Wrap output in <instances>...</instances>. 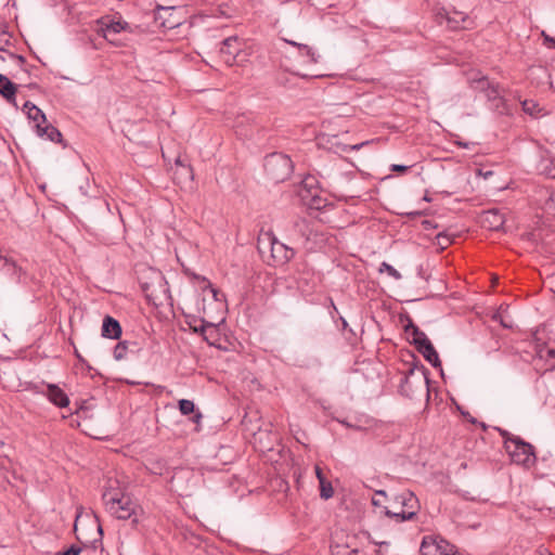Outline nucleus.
<instances>
[{"label":"nucleus","instance_id":"54","mask_svg":"<svg viewBox=\"0 0 555 555\" xmlns=\"http://www.w3.org/2000/svg\"><path fill=\"white\" fill-rule=\"evenodd\" d=\"M160 10H166V9H165L164 7H158V12H159Z\"/></svg>","mask_w":555,"mask_h":555},{"label":"nucleus","instance_id":"14","mask_svg":"<svg viewBox=\"0 0 555 555\" xmlns=\"http://www.w3.org/2000/svg\"><path fill=\"white\" fill-rule=\"evenodd\" d=\"M49 401L59 408H65L69 404L67 395L55 384L47 385V392Z\"/></svg>","mask_w":555,"mask_h":555},{"label":"nucleus","instance_id":"8","mask_svg":"<svg viewBox=\"0 0 555 555\" xmlns=\"http://www.w3.org/2000/svg\"><path fill=\"white\" fill-rule=\"evenodd\" d=\"M129 496L117 479H108L102 494L105 508L118 503L119 500Z\"/></svg>","mask_w":555,"mask_h":555},{"label":"nucleus","instance_id":"6","mask_svg":"<svg viewBox=\"0 0 555 555\" xmlns=\"http://www.w3.org/2000/svg\"><path fill=\"white\" fill-rule=\"evenodd\" d=\"M166 284L163 275L159 272H154L153 280L151 282H142L141 288L150 302L158 305L157 301L167 293Z\"/></svg>","mask_w":555,"mask_h":555},{"label":"nucleus","instance_id":"17","mask_svg":"<svg viewBox=\"0 0 555 555\" xmlns=\"http://www.w3.org/2000/svg\"><path fill=\"white\" fill-rule=\"evenodd\" d=\"M0 94L8 102L15 103L16 86L2 74H0Z\"/></svg>","mask_w":555,"mask_h":555},{"label":"nucleus","instance_id":"19","mask_svg":"<svg viewBox=\"0 0 555 555\" xmlns=\"http://www.w3.org/2000/svg\"><path fill=\"white\" fill-rule=\"evenodd\" d=\"M468 82L474 90L480 91L483 93L487 91V89L492 83L486 76H482L479 73L469 74Z\"/></svg>","mask_w":555,"mask_h":555},{"label":"nucleus","instance_id":"55","mask_svg":"<svg viewBox=\"0 0 555 555\" xmlns=\"http://www.w3.org/2000/svg\"><path fill=\"white\" fill-rule=\"evenodd\" d=\"M550 555H552V554H550Z\"/></svg>","mask_w":555,"mask_h":555},{"label":"nucleus","instance_id":"53","mask_svg":"<svg viewBox=\"0 0 555 555\" xmlns=\"http://www.w3.org/2000/svg\"><path fill=\"white\" fill-rule=\"evenodd\" d=\"M177 25H178V23H170V24L168 25V27H169V28H172V27H175V26H177Z\"/></svg>","mask_w":555,"mask_h":555},{"label":"nucleus","instance_id":"47","mask_svg":"<svg viewBox=\"0 0 555 555\" xmlns=\"http://www.w3.org/2000/svg\"><path fill=\"white\" fill-rule=\"evenodd\" d=\"M216 335H217V332H216V333H210V332H207V333H206V336H209V339H211V338H212L214 336H216ZM208 343H209V344H212V341H211V340H209Z\"/></svg>","mask_w":555,"mask_h":555},{"label":"nucleus","instance_id":"30","mask_svg":"<svg viewBox=\"0 0 555 555\" xmlns=\"http://www.w3.org/2000/svg\"><path fill=\"white\" fill-rule=\"evenodd\" d=\"M286 42L294 47H297L299 49L300 53L309 56L312 62H317V60L314 57V52L309 46L297 43V42L291 41V40H286Z\"/></svg>","mask_w":555,"mask_h":555},{"label":"nucleus","instance_id":"37","mask_svg":"<svg viewBox=\"0 0 555 555\" xmlns=\"http://www.w3.org/2000/svg\"><path fill=\"white\" fill-rule=\"evenodd\" d=\"M192 278L201 281L204 284V287H209L211 293H212V295H214V297L216 298L217 291L211 286V284L207 281L206 278L196 275L195 273H192Z\"/></svg>","mask_w":555,"mask_h":555},{"label":"nucleus","instance_id":"45","mask_svg":"<svg viewBox=\"0 0 555 555\" xmlns=\"http://www.w3.org/2000/svg\"><path fill=\"white\" fill-rule=\"evenodd\" d=\"M543 172L550 178H555V165L550 169L545 167Z\"/></svg>","mask_w":555,"mask_h":555},{"label":"nucleus","instance_id":"36","mask_svg":"<svg viewBox=\"0 0 555 555\" xmlns=\"http://www.w3.org/2000/svg\"><path fill=\"white\" fill-rule=\"evenodd\" d=\"M376 496H383V498H386L387 494L384 490H378L375 492V496L372 499V504L376 507H379L380 508V513L383 514V507L385 505H382V502L376 498Z\"/></svg>","mask_w":555,"mask_h":555},{"label":"nucleus","instance_id":"21","mask_svg":"<svg viewBox=\"0 0 555 555\" xmlns=\"http://www.w3.org/2000/svg\"><path fill=\"white\" fill-rule=\"evenodd\" d=\"M423 357L435 367H441V361L433 344H426L417 349Z\"/></svg>","mask_w":555,"mask_h":555},{"label":"nucleus","instance_id":"1","mask_svg":"<svg viewBox=\"0 0 555 555\" xmlns=\"http://www.w3.org/2000/svg\"><path fill=\"white\" fill-rule=\"evenodd\" d=\"M421 509L418 498L410 490L393 494L383 507V514L396 522L414 520Z\"/></svg>","mask_w":555,"mask_h":555},{"label":"nucleus","instance_id":"5","mask_svg":"<svg viewBox=\"0 0 555 555\" xmlns=\"http://www.w3.org/2000/svg\"><path fill=\"white\" fill-rule=\"evenodd\" d=\"M420 552L422 555H456V547L440 537L423 538Z\"/></svg>","mask_w":555,"mask_h":555},{"label":"nucleus","instance_id":"33","mask_svg":"<svg viewBox=\"0 0 555 555\" xmlns=\"http://www.w3.org/2000/svg\"><path fill=\"white\" fill-rule=\"evenodd\" d=\"M436 243L441 249H444L452 243V238L446 233H439L436 236Z\"/></svg>","mask_w":555,"mask_h":555},{"label":"nucleus","instance_id":"46","mask_svg":"<svg viewBox=\"0 0 555 555\" xmlns=\"http://www.w3.org/2000/svg\"><path fill=\"white\" fill-rule=\"evenodd\" d=\"M10 55H11V57L18 60L21 63L25 62V59L22 55H16L13 53H11Z\"/></svg>","mask_w":555,"mask_h":555},{"label":"nucleus","instance_id":"38","mask_svg":"<svg viewBox=\"0 0 555 555\" xmlns=\"http://www.w3.org/2000/svg\"><path fill=\"white\" fill-rule=\"evenodd\" d=\"M81 553V547L77 545H72L64 552H56L55 555H79Z\"/></svg>","mask_w":555,"mask_h":555},{"label":"nucleus","instance_id":"26","mask_svg":"<svg viewBox=\"0 0 555 555\" xmlns=\"http://www.w3.org/2000/svg\"><path fill=\"white\" fill-rule=\"evenodd\" d=\"M194 332L201 333L206 341H209V336H206L207 332L216 333L217 328L214 324L205 322L204 320L201 321L199 326L193 327Z\"/></svg>","mask_w":555,"mask_h":555},{"label":"nucleus","instance_id":"50","mask_svg":"<svg viewBox=\"0 0 555 555\" xmlns=\"http://www.w3.org/2000/svg\"><path fill=\"white\" fill-rule=\"evenodd\" d=\"M4 258H8L5 255L2 254V250L0 249V261L4 262Z\"/></svg>","mask_w":555,"mask_h":555},{"label":"nucleus","instance_id":"27","mask_svg":"<svg viewBox=\"0 0 555 555\" xmlns=\"http://www.w3.org/2000/svg\"><path fill=\"white\" fill-rule=\"evenodd\" d=\"M320 485V496L324 500H328L334 494V489L332 483L325 478L322 481H319Z\"/></svg>","mask_w":555,"mask_h":555},{"label":"nucleus","instance_id":"28","mask_svg":"<svg viewBox=\"0 0 555 555\" xmlns=\"http://www.w3.org/2000/svg\"><path fill=\"white\" fill-rule=\"evenodd\" d=\"M128 348H129L128 341H119L114 348V351H113L114 358L118 361L125 359L127 356Z\"/></svg>","mask_w":555,"mask_h":555},{"label":"nucleus","instance_id":"39","mask_svg":"<svg viewBox=\"0 0 555 555\" xmlns=\"http://www.w3.org/2000/svg\"><path fill=\"white\" fill-rule=\"evenodd\" d=\"M541 36L543 38L544 44H546L550 48H554L555 49V38L551 37L544 30H542Z\"/></svg>","mask_w":555,"mask_h":555},{"label":"nucleus","instance_id":"29","mask_svg":"<svg viewBox=\"0 0 555 555\" xmlns=\"http://www.w3.org/2000/svg\"><path fill=\"white\" fill-rule=\"evenodd\" d=\"M179 411L182 415H190L195 412V404L191 400L181 399L179 400Z\"/></svg>","mask_w":555,"mask_h":555},{"label":"nucleus","instance_id":"10","mask_svg":"<svg viewBox=\"0 0 555 555\" xmlns=\"http://www.w3.org/2000/svg\"><path fill=\"white\" fill-rule=\"evenodd\" d=\"M270 245L271 257L276 266L285 264L295 256V250L293 248L286 246L275 237L270 240Z\"/></svg>","mask_w":555,"mask_h":555},{"label":"nucleus","instance_id":"15","mask_svg":"<svg viewBox=\"0 0 555 555\" xmlns=\"http://www.w3.org/2000/svg\"><path fill=\"white\" fill-rule=\"evenodd\" d=\"M121 335V326L119 322L107 315L103 320L102 324V336L112 339H118Z\"/></svg>","mask_w":555,"mask_h":555},{"label":"nucleus","instance_id":"22","mask_svg":"<svg viewBox=\"0 0 555 555\" xmlns=\"http://www.w3.org/2000/svg\"><path fill=\"white\" fill-rule=\"evenodd\" d=\"M540 194L545 197L544 204L542 206L543 211L555 218V190L543 189L540 191Z\"/></svg>","mask_w":555,"mask_h":555},{"label":"nucleus","instance_id":"42","mask_svg":"<svg viewBox=\"0 0 555 555\" xmlns=\"http://www.w3.org/2000/svg\"><path fill=\"white\" fill-rule=\"evenodd\" d=\"M314 472H315V476H317L319 481H322L323 479L326 478L319 465H315Z\"/></svg>","mask_w":555,"mask_h":555},{"label":"nucleus","instance_id":"12","mask_svg":"<svg viewBox=\"0 0 555 555\" xmlns=\"http://www.w3.org/2000/svg\"><path fill=\"white\" fill-rule=\"evenodd\" d=\"M481 223L489 230L498 231L505 223L504 215L501 214L498 209H490L483 212L481 217Z\"/></svg>","mask_w":555,"mask_h":555},{"label":"nucleus","instance_id":"18","mask_svg":"<svg viewBox=\"0 0 555 555\" xmlns=\"http://www.w3.org/2000/svg\"><path fill=\"white\" fill-rule=\"evenodd\" d=\"M36 129L39 137H47V139H49L52 142L62 141V133L52 125H48L47 122L44 124V126L41 124H37Z\"/></svg>","mask_w":555,"mask_h":555},{"label":"nucleus","instance_id":"35","mask_svg":"<svg viewBox=\"0 0 555 555\" xmlns=\"http://www.w3.org/2000/svg\"><path fill=\"white\" fill-rule=\"evenodd\" d=\"M78 520H79V515H77V516H76V519H75V524H74V532H75V534H76L77 540H78L81 544L87 545L88 543H90V541H89L88 539H86L81 532H79V529H78Z\"/></svg>","mask_w":555,"mask_h":555},{"label":"nucleus","instance_id":"2","mask_svg":"<svg viewBox=\"0 0 555 555\" xmlns=\"http://www.w3.org/2000/svg\"><path fill=\"white\" fill-rule=\"evenodd\" d=\"M400 392L409 398H414L417 395L425 393L429 398V379L427 371L422 367H410L408 373L401 380Z\"/></svg>","mask_w":555,"mask_h":555},{"label":"nucleus","instance_id":"49","mask_svg":"<svg viewBox=\"0 0 555 555\" xmlns=\"http://www.w3.org/2000/svg\"><path fill=\"white\" fill-rule=\"evenodd\" d=\"M75 356L78 358L79 361H83L82 357L80 356L77 349L75 350Z\"/></svg>","mask_w":555,"mask_h":555},{"label":"nucleus","instance_id":"9","mask_svg":"<svg viewBox=\"0 0 555 555\" xmlns=\"http://www.w3.org/2000/svg\"><path fill=\"white\" fill-rule=\"evenodd\" d=\"M137 504L132 501V499L129 496L121 499L118 501V503L113 504L112 506L107 507L106 511L115 516L118 519H129L132 515L135 514Z\"/></svg>","mask_w":555,"mask_h":555},{"label":"nucleus","instance_id":"31","mask_svg":"<svg viewBox=\"0 0 555 555\" xmlns=\"http://www.w3.org/2000/svg\"><path fill=\"white\" fill-rule=\"evenodd\" d=\"M379 272H387L395 280H400L401 279L400 272L398 270H396L392 266H390L387 262H382V264L379 267Z\"/></svg>","mask_w":555,"mask_h":555},{"label":"nucleus","instance_id":"7","mask_svg":"<svg viewBox=\"0 0 555 555\" xmlns=\"http://www.w3.org/2000/svg\"><path fill=\"white\" fill-rule=\"evenodd\" d=\"M437 17L440 23L441 18H444L447 26L452 30L468 28L473 23L466 13L456 10L442 9L438 12Z\"/></svg>","mask_w":555,"mask_h":555},{"label":"nucleus","instance_id":"32","mask_svg":"<svg viewBox=\"0 0 555 555\" xmlns=\"http://www.w3.org/2000/svg\"><path fill=\"white\" fill-rule=\"evenodd\" d=\"M485 95L489 101H494L500 98L499 85L491 83V86L485 92Z\"/></svg>","mask_w":555,"mask_h":555},{"label":"nucleus","instance_id":"25","mask_svg":"<svg viewBox=\"0 0 555 555\" xmlns=\"http://www.w3.org/2000/svg\"><path fill=\"white\" fill-rule=\"evenodd\" d=\"M311 209L320 210L326 206V199L321 196V193H317L311 196V198L304 202Z\"/></svg>","mask_w":555,"mask_h":555},{"label":"nucleus","instance_id":"34","mask_svg":"<svg viewBox=\"0 0 555 555\" xmlns=\"http://www.w3.org/2000/svg\"><path fill=\"white\" fill-rule=\"evenodd\" d=\"M375 141L376 140H367V141H363L361 143L353 144V145H344L343 151L344 152L359 151L363 146L370 145V144L374 143Z\"/></svg>","mask_w":555,"mask_h":555},{"label":"nucleus","instance_id":"4","mask_svg":"<svg viewBox=\"0 0 555 555\" xmlns=\"http://www.w3.org/2000/svg\"><path fill=\"white\" fill-rule=\"evenodd\" d=\"M505 449L513 462L522 465H530L534 461L533 447L520 438H508L505 440Z\"/></svg>","mask_w":555,"mask_h":555},{"label":"nucleus","instance_id":"40","mask_svg":"<svg viewBox=\"0 0 555 555\" xmlns=\"http://www.w3.org/2000/svg\"><path fill=\"white\" fill-rule=\"evenodd\" d=\"M535 107V104L532 102V101H525L522 103V108L525 112L529 113V114H533V108Z\"/></svg>","mask_w":555,"mask_h":555},{"label":"nucleus","instance_id":"43","mask_svg":"<svg viewBox=\"0 0 555 555\" xmlns=\"http://www.w3.org/2000/svg\"><path fill=\"white\" fill-rule=\"evenodd\" d=\"M409 169L408 166L404 165H392L391 171L405 172Z\"/></svg>","mask_w":555,"mask_h":555},{"label":"nucleus","instance_id":"41","mask_svg":"<svg viewBox=\"0 0 555 555\" xmlns=\"http://www.w3.org/2000/svg\"><path fill=\"white\" fill-rule=\"evenodd\" d=\"M192 414H193V416L191 417V421L195 424H199L203 418L202 413L198 410L197 411L195 410V412Z\"/></svg>","mask_w":555,"mask_h":555},{"label":"nucleus","instance_id":"51","mask_svg":"<svg viewBox=\"0 0 555 555\" xmlns=\"http://www.w3.org/2000/svg\"><path fill=\"white\" fill-rule=\"evenodd\" d=\"M306 221L305 219H299L298 221H296V224L299 225V224H304Z\"/></svg>","mask_w":555,"mask_h":555},{"label":"nucleus","instance_id":"52","mask_svg":"<svg viewBox=\"0 0 555 555\" xmlns=\"http://www.w3.org/2000/svg\"><path fill=\"white\" fill-rule=\"evenodd\" d=\"M247 421H248V414H246L243 418V424H247Z\"/></svg>","mask_w":555,"mask_h":555},{"label":"nucleus","instance_id":"23","mask_svg":"<svg viewBox=\"0 0 555 555\" xmlns=\"http://www.w3.org/2000/svg\"><path fill=\"white\" fill-rule=\"evenodd\" d=\"M24 108L26 109L27 112V115H28V118L31 119L33 121H35V124H46L47 122V118H46V115L43 114V112L37 107L34 103L27 101L25 104H24Z\"/></svg>","mask_w":555,"mask_h":555},{"label":"nucleus","instance_id":"13","mask_svg":"<svg viewBox=\"0 0 555 555\" xmlns=\"http://www.w3.org/2000/svg\"><path fill=\"white\" fill-rule=\"evenodd\" d=\"M321 193L318 180L313 176H307L300 183L298 195L302 203L311 198L312 195Z\"/></svg>","mask_w":555,"mask_h":555},{"label":"nucleus","instance_id":"16","mask_svg":"<svg viewBox=\"0 0 555 555\" xmlns=\"http://www.w3.org/2000/svg\"><path fill=\"white\" fill-rule=\"evenodd\" d=\"M404 331L406 334H411L413 337V344L415 345L416 349L425 346L426 344H429L430 340L426 336L424 332H422L413 322L411 319H409L408 324L404 326Z\"/></svg>","mask_w":555,"mask_h":555},{"label":"nucleus","instance_id":"20","mask_svg":"<svg viewBox=\"0 0 555 555\" xmlns=\"http://www.w3.org/2000/svg\"><path fill=\"white\" fill-rule=\"evenodd\" d=\"M0 270L4 271L12 279L20 281L23 269L16 263L13 258H4V262L0 266Z\"/></svg>","mask_w":555,"mask_h":555},{"label":"nucleus","instance_id":"44","mask_svg":"<svg viewBox=\"0 0 555 555\" xmlns=\"http://www.w3.org/2000/svg\"><path fill=\"white\" fill-rule=\"evenodd\" d=\"M94 525H95V527H96V535H98V539H94V540H93V543H94V542H96V541H101L102 535H103V531H102V527H101V525H100L98 521H95V522H94Z\"/></svg>","mask_w":555,"mask_h":555},{"label":"nucleus","instance_id":"24","mask_svg":"<svg viewBox=\"0 0 555 555\" xmlns=\"http://www.w3.org/2000/svg\"><path fill=\"white\" fill-rule=\"evenodd\" d=\"M103 33H104V37L107 39L108 36L111 34H118L120 33L121 30H125L126 27L128 26V24L126 22H122V21H108L107 23L103 22Z\"/></svg>","mask_w":555,"mask_h":555},{"label":"nucleus","instance_id":"11","mask_svg":"<svg viewBox=\"0 0 555 555\" xmlns=\"http://www.w3.org/2000/svg\"><path fill=\"white\" fill-rule=\"evenodd\" d=\"M241 47L236 37H229L221 43L220 53L223 56L224 63L232 66L235 63L237 53Z\"/></svg>","mask_w":555,"mask_h":555},{"label":"nucleus","instance_id":"3","mask_svg":"<svg viewBox=\"0 0 555 555\" xmlns=\"http://www.w3.org/2000/svg\"><path fill=\"white\" fill-rule=\"evenodd\" d=\"M293 168L292 159L285 154L273 153L266 158L264 170L267 176L276 183L288 179Z\"/></svg>","mask_w":555,"mask_h":555},{"label":"nucleus","instance_id":"48","mask_svg":"<svg viewBox=\"0 0 555 555\" xmlns=\"http://www.w3.org/2000/svg\"><path fill=\"white\" fill-rule=\"evenodd\" d=\"M547 356L551 358H555V350L554 349H547Z\"/></svg>","mask_w":555,"mask_h":555}]
</instances>
